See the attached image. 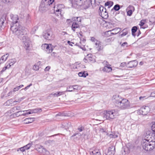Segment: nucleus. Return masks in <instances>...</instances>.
I'll list each match as a JSON object with an SVG mask.
<instances>
[{
  "label": "nucleus",
  "instance_id": "1",
  "mask_svg": "<svg viewBox=\"0 0 155 155\" xmlns=\"http://www.w3.org/2000/svg\"><path fill=\"white\" fill-rule=\"evenodd\" d=\"M12 25L11 26V30L13 33L16 35L24 44V47L27 49L30 46V41L27 35L29 34L28 29L25 28H21L18 23V18L17 15H12L11 17Z\"/></svg>",
  "mask_w": 155,
  "mask_h": 155
},
{
  "label": "nucleus",
  "instance_id": "2",
  "mask_svg": "<svg viewBox=\"0 0 155 155\" xmlns=\"http://www.w3.org/2000/svg\"><path fill=\"white\" fill-rule=\"evenodd\" d=\"M112 100L115 106L121 110H125L130 107V103L126 99L122 98L118 95L113 96Z\"/></svg>",
  "mask_w": 155,
  "mask_h": 155
},
{
  "label": "nucleus",
  "instance_id": "3",
  "mask_svg": "<svg viewBox=\"0 0 155 155\" xmlns=\"http://www.w3.org/2000/svg\"><path fill=\"white\" fill-rule=\"evenodd\" d=\"M141 145L143 149L146 151H150L155 148V141L144 139L143 140Z\"/></svg>",
  "mask_w": 155,
  "mask_h": 155
},
{
  "label": "nucleus",
  "instance_id": "4",
  "mask_svg": "<svg viewBox=\"0 0 155 155\" xmlns=\"http://www.w3.org/2000/svg\"><path fill=\"white\" fill-rule=\"evenodd\" d=\"M54 0H42L39 9L44 12L49 9V7L54 2Z\"/></svg>",
  "mask_w": 155,
  "mask_h": 155
},
{
  "label": "nucleus",
  "instance_id": "5",
  "mask_svg": "<svg viewBox=\"0 0 155 155\" xmlns=\"http://www.w3.org/2000/svg\"><path fill=\"white\" fill-rule=\"evenodd\" d=\"M74 21L73 22L71 28L74 31H75L76 28H79L81 25V20L80 17H74L73 18Z\"/></svg>",
  "mask_w": 155,
  "mask_h": 155
},
{
  "label": "nucleus",
  "instance_id": "6",
  "mask_svg": "<svg viewBox=\"0 0 155 155\" xmlns=\"http://www.w3.org/2000/svg\"><path fill=\"white\" fill-rule=\"evenodd\" d=\"M118 111L115 110H107L104 115V117L107 119H113L115 118V116L118 115Z\"/></svg>",
  "mask_w": 155,
  "mask_h": 155
},
{
  "label": "nucleus",
  "instance_id": "7",
  "mask_svg": "<svg viewBox=\"0 0 155 155\" xmlns=\"http://www.w3.org/2000/svg\"><path fill=\"white\" fill-rule=\"evenodd\" d=\"M91 40L93 42L94 47L97 51H101L103 49V46L100 41L94 37H91Z\"/></svg>",
  "mask_w": 155,
  "mask_h": 155
},
{
  "label": "nucleus",
  "instance_id": "8",
  "mask_svg": "<svg viewBox=\"0 0 155 155\" xmlns=\"http://www.w3.org/2000/svg\"><path fill=\"white\" fill-rule=\"evenodd\" d=\"M100 11L99 14L102 18L104 19H107L108 17V14L106 12V9L103 6H101L100 7Z\"/></svg>",
  "mask_w": 155,
  "mask_h": 155
},
{
  "label": "nucleus",
  "instance_id": "9",
  "mask_svg": "<svg viewBox=\"0 0 155 155\" xmlns=\"http://www.w3.org/2000/svg\"><path fill=\"white\" fill-rule=\"evenodd\" d=\"M41 47L42 49L47 51V53L48 54L52 52L53 50L51 47V44H44L42 45Z\"/></svg>",
  "mask_w": 155,
  "mask_h": 155
},
{
  "label": "nucleus",
  "instance_id": "10",
  "mask_svg": "<svg viewBox=\"0 0 155 155\" xmlns=\"http://www.w3.org/2000/svg\"><path fill=\"white\" fill-rule=\"evenodd\" d=\"M150 109L148 106H143L139 110L140 113L143 115H146L150 111Z\"/></svg>",
  "mask_w": 155,
  "mask_h": 155
},
{
  "label": "nucleus",
  "instance_id": "11",
  "mask_svg": "<svg viewBox=\"0 0 155 155\" xmlns=\"http://www.w3.org/2000/svg\"><path fill=\"white\" fill-rule=\"evenodd\" d=\"M124 64H125L126 67L130 68L136 67L138 64V62L136 60H134L130 61L127 63L125 62Z\"/></svg>",
  "mask_w": 155,
  "mask_h": 155
},
{
  "label": "nucleus",
  "instance_id": "12",
  "mask_svg": "<svg viewBox=\"0 0 155 155\" xmlns=\"http://www.w3.org/2000/svg\"><path fill=\"white\" fill-rule=\"evenodd\" d=\"M91 2L90 0H83L81 4V6H82L85 9H86L90 7Z\"/></svg>",
  "mask_w": 155,
  "mask_h": 155
},
{
  "label": "nucleus",
  "instance_id": "13",
  "mask_svg": "<svg viewBox=\"0 0 155 155\" xmlns=\"http://www.w3.org/2000/svg\"><path fill=\"white\" fill-rule=\"evenodd\" d=\"M115 153V147L114 146H111L106 151L105 153L107 155H111L112 154L114 155Z\"/></svg>",
  "mask_w": 155,
  "mask_h": 155
},
{
  "label": "nucleus",
  "instance_id": "14",
  "mask_svg": "<svg viewBox=\"0 0 155 155\" xmlns=\"http://www.w3.org/2000/svg\"><path fill=\"white\" fill-rule=\"evenodd\" d=\"M35 149L40 153H45L47 150L42 146L36 144L35 145Z\"/></svg>",
  "mask_w": 155,
  "mask_h": 155
},
{
  "label": "nucleus",
  "instance_id": "15",
  "mask_svg": "<svg viewBox=\"0 0 155 155\" xmlns=\"http://www.w3.org/2000/svg\"><path fill=\"white\" fill-rule=\"evenodd\" d=\"M71 126V123L70 122H65L62 123L61 125V127L64 128L65 130L68 129Z\"/></svg>",
  "mask_w": 155,
  "mask_h": 155
},
{
  "label": "nucleus",
  "instance_id": "16",
  "mask_svg": "<svg viewBox=\"0 0 155 155\" xmlns=\"http://www.w3.org/2000/svg\"><path fill=\"white\" fill-rule=\"evenodd\" d=\"M83 0H73L72 2V5L74 7H76L77 6H81V4Z\"/></svg>",
  "mask_w": 155,
  "mask_h": 155
},
{
  "label": "nucleus",
  "instance_id": "17",
  "mask_svg": "<svg viewBox=\"0 0 155 155\" xmlns=\"http://www.w3.org/2000/svg\"><path fill=\"white\" fill-rule=\"evenodd\" d=\"M120 29L119 31H120L121 30V29L120 28H115L114 29L112 30H111L108 31H107L105 32V35H107V37H108L111 35H114L115 34L114 33V32H111V31H114L116 30H117L118 29Z\"/></svg>",
  "mask_w": 155,
  "mask_h": 155
},
{
  "label": "nucleus",
  "instance_id": "18",
  "mask_svg": "<svg viewBox=\"0 0 155 155\" xmlns=\"http://www.w3.org/2000/svg\"><path fill=\"white\" fill-rule=\"evenodd\" d=\"M44 38L47 40H51L52 39L51 35L50 32H46L43 34Z\"/></svg>",
  "mask_w": 155,
  "mask_h": 155
},
{
  "label": "nucleus",
  "instance_id": "19",
  "mask_svg": "<svg viewBox=\"0 0 155 155\" xmlns=\"http://www.w3.org/2000/svg\"><path fill=\"white\" fill-rule=\"evenodd\" d=\"M64 6L63 4H58L56 7L55 6L54 7V11L56 12H61V9L64 8Z\"/></svg>",
  "mask_w": 155,
  "mask_h": 155
},
{
  "label": "nucleus",
  "instance_id": "20",
  "mask_svg": "<svg viewBox=\"0 0 155 155\" xmlns=\"http://www.w3.org/2000/svg\"><path fill=\"white\" fill-rule=\"evenodd\" d=\"M8 56V54H6L3 55L0 59V64L4 63L6 61Z\"/></svg>",
  "mask_w": 155,
  "mask_h": 155
},
{
  "label": "nucleus",
  "instance_id": "21",
  "mask_svg": "<svg viewBox=\"0 0 155 155\" xmlns=\"http://www.w3.org/2000/svg\"><path fill=\"white\" fill-rule=\"evenodd\" d=\"M6 18L4 15H3L2 17L0 18V30H1V28Z\"/></svg>",
  "mask_w": 155,
  "mask_h": 155
},
{
  "label": "nucleus",
  "instance_id": "22",
  "mask_svg": "<svg viewBox=\"0 0 155 155\" xmlns=\"http://www.w3.org/2000/svg\"><path fill=\"white\" fill-rule=\"evenodd\" d=\"M103 63L107 67V68L109 72L111 71L112 70L111 68L110 67L111 65L109 64L108 62L106 61H104Z\"/></svg>",
  "mask_w": 155,
  "mask_h": 155
},
{
  "label": "nucleus",
  "instance_id": "23",
  "mask_svg": "<svg viewBox=\"0 0 155 155\" xmlns=\"http://www.w3.org/2000/svg\"><path fill=\"white\" fill-rule=\"evenodd\" d=\"M65 93V91H59L55 93H52L51 94V95H52L54 97H58L59 96Z\"/></svg>",
  "mask_w": 155,
  "mask_h": 155
},
{
  "label": "nucleus",
  "instance_id": "24",
  "mask_svg": "<svg viewBox=\"0 0 155 155\" xmlns=\"http://www.w3.org/2000/svg\"><path fill=\"white\" fill-rule=\"evenodd\" d=\"M78 75L80 77L85 78L88 75V74L86 71H84L83 72H79L78 74Z\"/></svg>",
  "mask_w": 155,
  "mask_h": 155
},
{
  "label": "nucleus",
  "instance_id": "25",
  "mask_svg": "<svg viewBox=\"0 0 155 155\" xmlns=\"http://www.w3.org/2000/svg\"><path fill=\"white\" fill-rule=\"evenodd\" d=\"M90 152H91L93 155H101L100 152L99 150L96 149L91 151Z\"/></svg>",
  "mask_w": 155,
  "mask_h": 155
},
{
  "label": "nucleus",
  "instance_id": "26",
  "mask_svg": "<svg viewBox=\"0 0 155 155\" xmlns=\"http://www.w3.org/2000/svg\"><path fill=\"white\" fill-rule=\"evenodd\" d=\"M34 118H26L24 120L25 123L27 124L31 123L34 121Z\"/></svg>",
  "mask_w": 155,
  "mask_h": 155
},
{
  "label": "nucleus",
  "instance_id": "27",
  "mask_svg": "<svg viewBox=\"0 0 155 155\" xmlns=\"http://www.w3.org/2000/svg\"><path fill=\"white\" fill-rule=\"evenodd\" d=\"M129 31L128 29L127 28L124 29L122 31L123 32L121 35V37H122L128 34Z\"/></svg>",
  "mask_w": 155,
  "mask_h": 155
},
{
  "label": "nucleus",
  "instance_id": "28",
  "mask_svg": "<svg viewBox=\"0 0 155 155\" xmlns=\"http://www.w3.org/2000/svg\"><path fill=\"white\" fill-rule=\"evenodd\" d=\"M129 7L130 9H131L127 11V15L130 16L132 15V9L134 10V7L133 6H130Z\"/></svg>",
  "mask_w": 155,
  "mask_h": 155
},
{
  "label": "nucleus",
  "instance_id": "29",
  "mask_svg": "<svg viewBox=\"0 0 155 155\" xmlns=\"http://www.w3.org/2000/svg\"><path fill=\"white\" fill-rule=\"evenodd\" d=\"M137 27L135 26L132 27L131 29L132 34L133 36L135 37L136 35L135 33L137 31Z\"/></svg>",
  "mask_w": 155,
  "mask_h": 155
},
{
  "label": "nucleus",
  "instance_id": "30",
  "mask_svg": "<svg viewBox=\"0 0 155 155\" xmlns=\"http://www.w3.org/2000/svg\"><path fill=\"white\" fill-rule=\"evenodd\" d=\"M120 5L118 4H116L114 6L113 8L111 10V11H113L114 10L116 11H118L120 10Z\"/></svg>",
  "mask_w": 155,
  "mask_h": 155
},
{
  "label": "nucleus",
  "instance_id": "31",
  "mask_svg": "<svg viewBox=\"0 0 155 155\" xmlns=\"http://www.w3.org/2000/svg\"><path fill=\"white\" fill-rule=\"evenodd\" d=\"M113 2L111 1H107L105 3V6H108V8H110L113 4Z\"/></svg>",
  "mask_w": 155,
  "mask_h": 155
},
{
  "label": "nucleus",
  "instance_id": "32",
  "mask_svg": "<svg viewBox=\"0 0 155 155\" xmlns=\"http://www.w3.org/2000/svg\"><path fill=\"white\" fill-rule=\"evenodd\" d=\"M9 67H10L12 65H13L16 62L15 59H11L9 60Z\"/></svg>",
  "mask_w": 155,
  "mask_h": 155
},
{
  "label": "nucleus",
  "instance_id": "33",
  "mask_svg": "<svg viewBox=\"0 0 155 155\" xmlns=\"http://www.w3.org/2000/svg\"><path fill=\"white\" fill-rule=\"evenodd\" d=\"M73 87L74 86L73 85L72 86H69V87H67V90H66V91H64L65 92H71L72 91L73 89Z\"/></svg>",
  "mask_w": 155,
  "mask_h": 155
},
{
  "label": "nucleus",
  "instance_id": "34",
  "mask_svg": "<svg viewBox=\"0 0 155 155\" xmlns=\"http://www.w3.org/2000/svg\"><path fill=\"white\" fill-rule=\"evenodd\" d=\"M34 112L35 113L38 112H41L42 111V109L39 107L37 108L34 109Z\"/></svg>",
  "mask_w": 155,
  "mask_h": 155
},
{
  "label": "nucleus",
  "instance_id": "35",
  "mask_svg": "<svg viewBox=\"0 0 155 155\" xmlns=\"http://www.w3.org/2000/svg\"><path fill=\"white\" fill-rule=\"evenodd\" d=\"M32 143H29L24 147L25 150L29 149L31 147Z\"/></svg>",
  "mask_w": 155,
  "mask_h": 155
},
{
  "label": "nucleus",
  "instance_id": "36",
  "mask_svg": "<svg viewBox=\"0 0 155 155\" xmlns=\"http://www.w3.org/2000/svg\"><path fill=\"white\" fill-rule=\"evenodd\" d=\"M38 27L37 26H35L31 29V34H34L35 33L36 30L38 29Z\"/></svg>",
  "mask_w": 155,
  "mask_h": 155
},
{
  "label": "nucleus",
  "instance_id": "37",
  "mask_svg": "<svg viewBox=\"0 0 155 155\" xmlns=\"http://www.w3.org/2000/svg\"><path fill=\"white\" fill-rule=\"evenodd\" d=\"M146 21V19L142 20H141L140 23L139 25L140 26H143L145 24Z\"/></svg>",
  "mask_w": 155,
  "mask_h": 155
},
{
  "label": "nucleus",
  "instance_id": "38",
  "mask_svg": "<svg viewBox=\"0 0 155 155\" xmlns=\"http://www.w3.org/2000/svg\"><path fill=\"white\" fill-rule=\"evenodd\" d=\"M78 129L79 132H81L84 130V127L81 126H80L79 127H78Z\"/></svg>",
  "mask_w": 155,
  "mask_h": 155
},
{
  "label": "nucleus",
  "instance_id": "39",
  "mask_svg": "<svg viewBox=\"0 0 155 155\" xmlns=\"http://www.w3.org/2000/svg\"><path fill=\"white\" fill-rule=\"evenodd\" d=\"M76 45L77 46H78L80 48H81V49H82L83 50L85 51L86 50V49L85 48V47L84 46H81V45H78V44H77Z\"/></svg>",
  "mask_w": 155,
  "mask_h": 155
},
{
  "label": "nucleus",
  "instance_id": "40",
  "mask_svg": "<svg viewBox=\"0 0 155 155\" xmlns=\"http://www.w3.org/2000/svg\"><path fill=\"white\" fill-rule=\"evenodd\" d=\"M109 136L110 138H117L118 136L117 135H116L115 134H110V135Z\"/></svg>",
  "mask_w": 155,
  "mask_h": 155
},
{
  "label": "nucleus",
  "instance_id": "41",
  "mask_svg": "<svg viewBox=\"0 0 155 155\" xmlns=\"http://www.w3.org/2000/svg\"><path fill=\"white\" fill-rule=\"evenodd\" d=\"M19 150H20L22 152H24L25 150L24 147L18 148L17 151H18Z\"/></svg>",
  "mask_w": 155,
  "mask_h": 155
},
{
  "label": "nucleus",
  "instance_id": "42",
  "mask_svg": "<svg viewBox=\"0 0 155 155\" xmlns=\"http://www.w3.org/2000/svg\"><path fill=\"white\" fill-rule=\"evenodd\" d=\"M33 69L34 70L37 71L38 70L39 67L38 66L36 65H35L33 68Z\"/></svg>",
  "mask_w": 155,
  "mask_h": 155
},
{
  "label": "nucleus",
  "instance_id": "43",
  "mask_svg": "<svg viewBox=\"0 0 155 155\" xmlns=\"http://www.w3.org/2000/svg\"><path fill=\"white\" fill-rule=\"evenodd\" d=\"M88 56H86L85 57V60H87V61H92V57H90V58H88Z\"/></svg>",
  "mask_w": 155,
  "mask_h": 155
},
{
  "label": "nucleus",
  "instance_id": "44",
  "mask_svg": "<svg viewBox=\"0 0 155 155\" xmlns=\"http://www.w3.org/2000/svg\"><path fill=\"white\" fill-rule=\"evenodd\" d=\"M78 36L79 38H81V37H83V33L82 31L80 32L78 34Z\"/></svg>",
  "mask_w": 155,
  "mask_h": 155
},
{
  "label": "nucleus",
  "instance_id": "45",
  "mask_svg": "<svg viewBox=\"0 0 155 155\" xmlns=\"http://www.w3.org/2000/svg\"><path fill=\"white\" fill-rule=\"evenodd\" d=\"M14 91H10L7 94V96H10L13 95L14 93Z\"/></svg>",
  "mask_w": 155,
  "mask_h": 155
},
{
  "label": "nucleus",
  "instance_id": "46",
  "mask_svg": "<svg viewBox=\"0 0 155 155\" xmlns=\"http://www.w3.org/2000/svg\"><path fill=\"white\" fill-rule=\"evenodd\" d=\"M102 71L104 72H109V71H108V70L107 68V67H106L105 66L103 68Z\"/></svg>",
  "mask_w": 155,
  "mask_h": 155
},
{
  "label": "nucleus",
  "instance_id": "47",
  "mask_svg": "<svg viewBox=\"0 0 155 155\" xmlns=\"http://www.w3.org/2000/svg\"><path fill=\"white\" fill-rule=\"evenodd\" d=\"M32 84L31 83L29 85L27 86L26 87H25L24 88L22 89L21 90L24 89L25 91H26L27 89H28L30 86H32Z\"/></svg>",
  "mask_w": 155,
  "mask_h": 155
},
{
  "label": "nucleus",
  "instance_id": "48",
  "mask_svg": "<svg viewBox=\"0 0 155 155\" xmlns=\"http://www.w3.org/2000/svg\"><path fill=\"white\" fill-rule=\"evenodd\" d=\"M20 107H14L12 108V110H13V111H15V110H19L20 109Z\"/></svg>",
  "mask_w": 155,
  "mask_h": 155
},
{
  "label": "nucleus",
  "instance_id": "49",
  "mask_svg": "<svg viewBox=\"0 0 155 155\" xmlns=\"http://www.w3.org/2000/svg\"><path fill=\"white\" fill-rule=\"evenodd\" d=\"M22 111V112H26V115L31 114V113L30 112L29 110H23Z\"/></svg>",
  "mask_w": 155,
  "mask_h": 155
},
{
  "label": "nucleus",
  "instance_id": "50",
  "mask_svg": "<svg viewBox=\"0 0 155 155\" xmlns=\"http://www.w3.org/2000/svg\"><path fill=\"white\" fill-rule=\"evenodd\" d=\"M7 68V67H5L3 68L2 70L0 72V73L2 74L3 72Z\"/></svg>",
  "mask_w": 155,
  "mask_h": 155
},
{
  "label": "nucleus",
  "instance_id": "51",
  "mask_svg": "<svg viewBox=\"0 0 155 155\" xmlns=\"http://www.w3.org/2000/svg\"><path fill=\"white\" fill-rule=\"evenodd\" d=\"M18 88V87H17L14 88L13 89V91H14V92L18 91L19 90Z\"/></svg>",
  "mask_w": 155,
  "mask_h": 155
},
{
  "label": "nucleus",
  "instance_id": "52",
  "mask_svg": "<svg viewBox=\"0 0 155 155\" xmlns=\"http://www.w3.org/2000/svg\"><path fill=\"white\" fill-rule=\"evenodd\" d=\"M50 68V67L49 66L47 67L45 69V71H48Z\"/></svg>",
  "mask_w": 155,
  "mask_h": 155
},
{
  "label": "nucleus",
  "instance_id": "53",
  "mask_svg": "<svg viewBox=\"0 0 155 155\" xmlns=\"http://www.w3.org/2000/svg\"><path fill=\"white\" fill-rule=\"evenodd\" d=\"M74 86L73 89L74 90H78V86L77 85H73Z\"/></svg>",
  "mask_w": 155,
  "mask_h": 155
},
{
  "label": "nucleus",
  "instance_id": "54",
  "mask_svg": "<svg viewBox=\"0 0 155 155\" xmlns=\"http://www.w3.org/2000/svg\"><path fill=\"white\" fill-rule=\"evenodd\" d=\"M100 131L101 132H104L106 131V129L104 128H101L100 129Z\"/></svg>",
  "mask_w": 155,
  "mask_h": 155
},
{
  "label": "nucleus",
  "instance_id": "55",
  "mask_svg": "<svg viewBox=\"0 0 155 155\" xmlns=\"http://www.w3.org/2000/svg\"><path fill=\"white\" fill-rule=\"evenodd\" d=\"M127 43L126 42H124L122 44L121 46H123V47H124V46H127Z\"/></svg>",
  "mask_w": 155,
  "mask_h": 155
},
{
  "label": "nucleus",
  "instance_id": "56",
  "mask_svg": "<svg viewBox=\"0 0 155 155\" xmlns=\"http://www.w3.org/2000/svg\"><path fill=\"white\" fill-rule=\"evenodd\" d=\"M30 17L29 15H28L27 16V18H26V20L27 21H30Z\"/></svg>",
  "mask_w": 155,
  "mask_h": 155
},
{
  "label": "nucleus",
  "instance_id": "57",
  "mask_svg": "<svg viewBox=\"0 0 155 155\" xmlns=\"http://www.w3.org/2000/svg\"><path fill=\"white\" fill-rule=\"evenodd\" d=\"M22 112V111H18L17 112L15 113V115H16V116H19V114H18L19 112Z\"/></svg>",
  "mask_w": 155,
  "mask_h": 155
},
{
  "label": "nucleus",
  "instance_id": "58",
  "mask_svg": "<svg viewBox=\"0 0 155 155\" xmlns=\"http://www.w3.org/2000/svg\"><path fill=\"white\" fill-rule=\"evenodd\" d=\"M52 21H53L54 22L56 23L58 21V20L56 18H54L52 19Z\"/></svg>",
  "mask_w": 155,
  "mask_h": 155
},
{
  "label": "nucleus",
  "instance_id": "59",
  "mask_svg": "<svg viewBox=\"0 0 155 155\" xmlns=\"http://www.w3.org/2000/svg\"><path fill=\"white\" fill-rule=\"evenodd\" d=\"M68 43L70 45H71V46H72V45L71 44L72 43H73V44H74L73 43H72V42H71L70 41H68Z\"/></svg>",
  "mask_w": 155,
  "mask_h": 155
},
{
  "label": "nucleus",
  "instance_id": "60",
  "mask_svg": "<svg viewBox=\"0 0 155 155\" xmlns=\"http://www.w3.org/2000/svg\"><path fill=\"white\" fill-rule=\"evenodd\" d=\"M150 134H151V133L150 131H147L146 132V134L147 135H149V136H150Z\"/></svg>",
  "mask_w": 155,
  "mask_h": 155
},
{
  "label": "nucleus",
  "instance_id": "61",
  "mask_svg": "<svg viewBox=\"0 0 155 155\" xmlns=\"http://www.w3.org/2000/svg\"><path fill=\"white\" fill-rule=\"evenodd\" d=\"M145 97V96H141L139 97V99L140 100H143V99Z\"/></svg>",
  "mask_w": 155,
  "mask_h": 155
},
{
  "label": "nucleus",
  "instance_id": "62",
  "mask_svg": "<svg viewBox=\"0 0 155 155\" xmlns=\"http://www.w3.org/2000/svg\"><path fill=\"white\" fill-rule=\"evenodd\" d=\"M24 86V85L22 84H21L19 86H18V88L19 89H20L21 88L23 87Z\"/></svg>",
  "mask_w": 155,
  "mask_h": 155
},
{
  "label": "nucleus",
  "instance_id": "63",
  "mask_svg": "<svg viewBox=\"0 0 155 155\" xmlns=\"http://www.w3.org/2000/svg\"><path fill=\"white\" fill-rule=\"evenodd\" d=\"M30 110V112L31 113V114L34 113V109H32V110Z\"/></svg>",
  "mask_w": 155,
  "mask_h": 155
},
{
  "label": "nucleus",
  "instance_id": "64",
  "mask_svg": "<svg viewBox=\"0 0 155 155\" xmlns=\"http://www.w3.org/2000/svg\"><path fill=\"white\" fill-rule=\"evenodd\" d=\"M26 115V113H24L23 114H19V116H21V115H22V116H25V115Z\"/></svg>",
  "mask_w": 155,
  "mask_h": 155
}]
</instances>
